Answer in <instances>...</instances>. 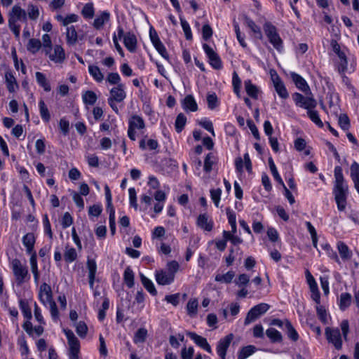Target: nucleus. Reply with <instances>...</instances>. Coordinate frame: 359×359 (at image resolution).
<instances>
[{
  "mask_svg": "<svg viewBox=\"0 0 359 359\" xmlns=\"http://www.w3.org/2000/svg\"><path fill=\"white\" fill-rule=\"evenodd\" d=\"M334 186L333 194L337 205L338 210L343 211L346 205V198L348 193V187L344 181L342 173V168L340 166H336L334 168Z\"/></svg>",
  "mask_w": 359,
  "mask_h": 359,
  "instance_id": "1",
  "label": "nucleus"
},
{
  "mask_svg": "<svg viewBox=\"0 0 359 359\" xmlns=\"http://www.w3.org/2000/svg\"><path fill=\"white\" fill-rule=\"evenodd\" d=\"M263 28L266 36L273 48L278 52H282L283 50V42L277 32L276 27L271 22H266L264 23Z\"/></svg>",
  "mask_w": 359,
  "mask_h": 359,
  "instance_id": "2",
  "label": "nucleus"
},
{
  "mask_svg": "<svg viewBox=\"0 0 359 359\" xmlns=\"http://www.w3.org/2000/svg\"><path fill=\"white\" fill-rule=\"evenodd\" d=\"M292 99L296 106L305 109L307 111L309 109H313L317 106V101L311 91L306 93V95L296 92L292 95Z\"/></svg>",
  "mask_w": 359,
  "mask_h": 359,
  "instance_id": "3",
  "label": "nucleus"
},
{
  "mask_svg": "<svg viewBox=\"0 0 359 359\" xmlns=\"http://www.w3.org/2000/svg\"><path fill=\"white\" fill-rule=\"evenodd\" d=\"M69 345V359H79L80 352V342L74 332L69 329L63 330Z\"/></svg>",
  "mask_w": 359,
  "mask_h": 359,
  "instance_id": "4",
  "label": "nucleus"
},
{
  "mask_svg": "<svg viewBox=\"0 0 359 359\" xmlns=\"http://www.w3.org/2000/svg\"><path fill=\"white\" fill-rule=\"evenodd\" d=\"M269 309V305L266 303H260L253 306L247 313L244 320L245 325L254 322L259 316L265 313Z\"/></svg>",
  "mask_w": 359,
  "mask_h": 359,
  "instance_id": "5",
  "label": "nucleus"
},
{
  "mask_svg": "<svg viewBox=\"0 0 359 359\" xmlns=\"http://www.w3.org/2000/svg\"><path fill=\"white\" fill-rule=\"evenodd\" d=\"M325 334L327 341L333 344L336 349H341L342 339L340 331L338 328L327 327L325 330Z\"/></svg>",
  "mask_w": 359,
  "mask_h": 359,
  "instance_id": "6",
  "label": "nucleus"
},
{
  "mask_svg": "<svg viewBox=\"0 0 359 359\" xmlns=\"http://www.w3.org/2000/svg\"><path fill=\"white\" fill-rule=\"evenodd\" d=\"M128 135L129 138L134 141L136 140L135 130H140L145 128L143 118L138 115H133L128 121Z\"/></svg>",
  "mask_w": 359,
  "mask_h": 359,
  "instance_id": "7",
  "label": "nucleus"
},
{
  "mask_svg": "<svg viewBox=\"0 0 359 359\" xmlns=\"http://www.w3.org/2000/svg\"><path fill=\"white\" fill-rule=\"evenodd\" d=\"M12 268L18 285H21L25 282V279L28 275L27 266L22 264L21 262L15 259L12 262Z\"/></svg>",
  "mask_w": 359,
  "mask_h": 359,
  "instance_id": "8",
  "label": "nucleus"
},
{
  "mask_svg": "<svg viewBox=\"0 0 359 359\" xmlns=\"http://www.w3.org/2000/svg\"><path fill=\"white\" fill-rule=\"evenodd\" d=\"M203 49L209 60V63L212 68L220 69L222 67V62L219 55L207 43L203 44Z\"/></svg>",
  "mask_w": 359,
  "mask_h": 359,
  "instance_id": "9",
  "label": "nucleus"
},
{
  "mask_svg": "<svg viewBox=\"0 0 359 359\" xmlns=\"http://www.w3.org/2000/svg\"><path fill=\"white\" fill-rule=\"evenodd\" d=\"M18 21H27V13L20 6L15 5L8 13V22H17Z\"/></svg>",
  "mask_w": 359,
  "mask_h": 359,
  "instance_id": "10",
  "label": "nucleus"
},
{
  "mask_svg": "<svg viewBox=\"0 0 359 359\" xmlns=\"http://www.w3.org/2000/svg\"><path fill=\"white\" fill-rule=\"evenodd\" d=\"M233 339V334H229L221 339L217 346V352L222 359H225L226 351Z\"/></svg>",
  "mask_w": 359,
  "mask_h": 359,
  "instance_id": "11",
  "label": "nucleus"
},
{
  "mask_svg": "<svg viewBox=\"0 0 359 359\" xmlns=\"http://www.w3.org/2000/svg\"><path fill=\"white\" fill-rule=\"evenodd\" d=\"M39 297L43 304L53 301L51 287L49 285L46 283L41 285Z\"/></svg>",
  "mask_w": 359,
  "mask_h": 359,
  "instance_id": "12",
  "label": "nucleus"
},
{
  "mask_svg": "<svg viewBox=\"0 0 359 359\" xmlns=\"http://www.w3.org/2000/svg\"><path fill=\"white\" fill-rule=\"evenodd\" d=\"M111 97L108 99V102L112 109L118 113V108L116 102H122L126 97L125 91H110Z\"/></svg>",
  "mask_w": 359,
  "mask_h": 359,
  "instance_id": "13",
  "label": "nucleus"
},
{
  "mask_svg": "<svg viewBox=\"0 0 359 359\" xmlns=\"http://www.w3.org/2000/svg\"><path fill=\"white\" fill-rule=\"evenodd\" d=\"M123 44L128 51L135 53L137 46L136 36L133 32H127L124 36Z\"/></svg>",
  "mask_w": 359,
  "mask_h": 359,
  "instance_id": "14",
  "label": "nucleus"
},
{
  "mask_svg": "<svg viewBox=\"0 0 359 359\" xmlns=\"http://www.w3.org/2000/svg\"><path fill=\"white\" fill-rule=\"evenodd\" d=\"M187 335L189 336L198 346L208 353L212 352L211 347L205 338L191 332H187Z\"/></svg>",
  "mask_w": 359,
  "mask_h": 359,
  "instance_id": "15",
  "label": "nucleus"
},
{
  "mask_svg": "<svg viewBox=\"0 0 359 359\" xmlns=\"http://www.w3.org/2000/svg\"><path fill=\"white\" fill-rule=\"evenodd\" d=\"M156 280L158 285H170L174 281L175 277L168 271H157L155 274Z\"/></svg>",
  "mask_w": 359,
  "mask_h": 359,
  "instance_id": "16",
  "label": "nucleus"
},
{
  "mask_svg": "<svg viewBox=\"0 0 359 359\" xmlns=\"http://www.w3.org/2000/svg\"><path fill=\"white\" fill-rule=\"evenodd\" d=\"M49 59L55 63H62L65 60L64 48L60 45H55L53 53H49Z\"/></svg>",
  "mask_w": 359,
  "mask_h": 359,
  "instance_id": "17",
  "label": "nucleus"
},
{
  "mask_svg": "<svg viewBox=\"0 0 359 359\" xmlns=\"http://www.w3.org/2000/svg\"><path fill=\"white\" fill-rule=\"evenodd\" d=\"M22 244L26 248V251L27 254H31L33 252H36L34 250V243L36 242V238L33 233H26L22 239Z\"/></svg>",
  "mask_w": 359,
  "mask_h": 359,
  "instance_id": "18",
  "label": "nucleus"
},
{
  "mask_svg": "<svg viewBox=\"0 0 359 359\" xmlns=\"http://www.w3.org/2000/svg\"><path fill=\"white\" fill-rule=\"evenodd\" d=\"M55 19L61 23L62 26L69 27L68 25L79 21V16L75 13H70L66 16H62L61 14H57Z\"/></svg>",
  "mask_w": 359,
  "mask_h": 359,
  "instance_id": "19",
  "label": "nucleus"
},
{
  "mask_svg": "<svg viewBox=\"0 0 359 359\" xmlns=\"http://www.w3.org/2000/svg\"><path fill=\"white\" fill-rule=\"evenodd\" d=\"M197 225L207 231H212L213 228V222L208 219L207 214H201L197 218Z\"/></svg>",
  "mask_w": 359,
  "mask_h": 359,
  "instance_id": "20",
  "label": "nucleus"
},
{
  "mask_svg": "<svg viewBox=\"0 0 359 359\" xmlns=\"http://www.w3.org/2000/svg\"><path fill=\"white\" fill-rule=\"evenodd\" d=\"M110 14L108 11H102L99 15H97L93 23L95 29H100L102 28L104 25L109 20Z\"/></svg>",
  "mask_w": 359,
  "mask_h": 359,
  "instance_id": "21",
  "label": "nucleus"
},
{
  "mask_svg": "<svg viewBox=\"0 0 359 359\" xmlns=\"http://www.w3.org/2000/svg\"><path fill=\"white\" fill-rule=\"evenodd\" d=\"M87 268L88 269L89 286L92 289L94 285L97 271V264L95 261L94 259H88L87 261Z\"/></svg>",
  "mask_w": 359,
  "mask_h": 359,
  "instance_id": "22",
  "label": "nucleus"
},
{
  "mask_svg": "<svg viewBox=\"0 0 359 359\" xmlns=\"http://www.w3.org/2000/svg\"><path fill=\"white\" fill-rule=\"evenodd\" d=\"M290 78L299 90H309V86L306 80L295 72L290 73Z\"/></svg>",
  "mask_w": 359,
  "mask_h": 359,
  "instance_id": "23",
  "label": "nucleus"
},
{
  "mask_svg": "<svg viewBox=\"0 0 359 359\" xmlns=\"http://www.w3.org/2000/svg\"><path fill=\"white\" fill-rule=\"evenodd\" d=\"M245 23L250 28L255 38L259 40L263 39V34L260 27L257 25L252 20H251L250 18L245 17Z\"/></svg>",
  "mask_w": 359,
  "mask_h": 359,
  "instance_id": "24",
  "label": "nucleus"
},
{
  "mask_svg": "<svg viewBox=\"0 0 359 359\" xmlns=\"http://www.w3.org/2000/svg\"><path fill=\"white\" fill-rule=\"evenodd\" d=\"M66 41L67 43L69 46H74L78 41V34L75 27L71 25L66 28Z\"/></svg>",
  "mask_w": 359,
  "mask_h": 359,
  "instance_id": "25",
  "label": "nucleus"
},
{
  "mask_svg": "<svg viewBox=\"0 0 359 359\" xmlns=\"http://www.w3.org/2000/svg\"><path fill=\"white\" fill-rule=\"evenodd\" d=\"M182 107L185 111H196L198 110L197 103L191 95L184 97L182 102Z\"/></svg>",
  "mask_w": 359,
  "mask_h": 359,
  "instance_id": "26",
  "label": "nucleus"
},
{
  "mask_svg": "<svg viewBox=\"0 0 359 359\" xmlns=\"http://www.w3.org/2000/svg\"><path fill=\"white\" fill-rule=\"evenodd\" d=\"M351 177L354 182V187L359 194V164L356 162L351 165Z\"/></svg>",
  "mask_w": 359,
  "mask_h": 359,
  "instance_id": "27",
  "label": "nucleus"
},
{
  "mask_svg": "<svg viewBox=\"0 0 359 359\" xmlns=\"http://www.w3.org/2000/svg\"><path fill=\"white\" fill-rule=\"evenodd\" d=\"M88 72L97 82H102L104 80V74L102 73L98 66L90 65L88 66Z\"/></svg>",
  "mask_w": 359,
  "mask_h": 359,
  "instance_id": "28",
  "label": "nucleus"
},
{
  "mask_svg": "<svg viewBox=\"0 0 359 359\" xmlns=\"http://www.w3.org/2000/svg\"><path fill=\"white\" fill-rule=\"evenodd\" d=\"M140 280L144 288L152 295L156 296L157 291L152 281L147 278L143 273L140 274Z\"/></svg>",
  "mask_w": 359,
  "mask_h": 359,
  "instance_id": "29",
  "label": "nucleus"
},
{
  "mask_svg": "<svg viewBox=\"0 0 359 359\" xmlns=\"http://www.w3.org/2000/svg\"><path fill=\"white\" fill-rule=\"evenodd\" d=\"M337 248L340 257L344 260H348L351 258L352 252L350 251L348 247L344 242L339 241L337 243Z\"/></svg>",
  "mask_w": 359,
  "mask_h": 359,
  "instance_id": "30",
  "label": "nucleus"
},
{
  "mask_svg": "<svg viewBox=\"0 0 359 359\" xmlns=\"http://www.w3.org/2000/svg\"><path fill=\"white\" fill-rule=\"evenodd\" d=\"M81 15L85 19H92L95 15L93 4L91 2L86 4L81 10Z\"/></svg>",
  "mask_w": 359,
  "mask_h": 359,
  "instance_id": "31",
  "label": "nucleus"
},
{
  "mask_svg": "<svg viewBox=\"0 0 359 359\" xmlns=\"http://www.w3.org/2000/svg\"><path fill=\"white\" fill-rule=\"evenodd\" d=\"M352 297L348 292L341 293L339 299V308L341 311L346 310L351 304Z\"/></svg>",
  "mask_w": 359,
  "mask_h": 359,
  "instance_id": "32",
  "label": "nucleus"
},
{
  "mask_svg": "<svg viewBox=\"0 0 359 359\" xmlns=\"http://www.w3.org/2000/svg\"><path fill=\"white\" fill-rule=\"evenodd\" d=\"M285 328L287 332V335L290 339H292L294 341L298 340L299 334L296 331L292 323L287 320L285 321Z\"/></svg>",
  "mask_w": 359,
  "mask_h": 359,
  "instance_id": "33",
  "label": "nucleus"
},
{
  "mask_svg": "<svg viewBox=\"0 0 359 359\" xmlns=\"http://www.w3.org/2000/svg\"><path fill=\"white\" fill-rule=\"evenodd\" d=\"M266 336L272 342H280L283 340L281 333L275 328H269L266 331Z\"/></svg>",
  "mask_w": 359,
  "mask_h": 359,
  "instance_id": "34",
  "label": "nucleus"
},
{
  "mask_svg": "<svg viewBox=\"0 0 359 359\" xmlns=\"http://www.w3.org/2000/svg\"><path fill=\"white\" fill-rule=\"evenodd\" d=\"M256 351L255 346L252 345H248L244 346L239 351L238 355V359H246L248 357L252 355Z\"/></svg>",
  "mask_w": 359,
  "mask_h": 359,
  "instance_id": "35",
  "label": "nucleus"
},
{
  "mask_svg": "<svg viewBox=\"0 0 359 359\" xmlns=\"http://www.w3.org/2000/svg\"><path fill=\"white\" fill-rule=\"evenodd\" d=\"M338 71L341 74H344L345 72H353L355 71V66L353 64H351L350 67H348V60L347 57L339 61L338 63Z\"/></svg>",
  "mask_w": 359,
  "mask_h": 359,
  "instance_id": "36",
  "label": "nucleus"
},
{
  "mask_svg": "<svg viewBox=\"0 0 359 359\" xmlns=\"http://www.w3.org/2000/svg\"><path fill=\"white\" fill-rule=\"evenodd\" d=\"M235 276V273L233 271H229L225 274H217L215 280L217 282L224 283H230Z\"/></svg>",
  "mask_w": 359,
  "mask_h": 359,
  "instance_id": "37",
  "label": "nucleus"
},
{
  "mask_svg": "<svg viewBox=\"0 0 359 359\" xmlns=\"http://www.w3.org/2000/svg\"><path fill=\"white\" fill-rule=\"evenodd\" d=\"M123 279L126 285L131 288L134 286V273L130 267H127L123 273Z\"/></svg>",
  "mask_w": 359,
  "mask_h": 359,
  "instance_id": "38",
  "label": "nucleus"
},
{
  "mask_svg": "<svg viewBox=\"0 0 359 359\" xmlns=\"http://www.w3.org/2000/svg\"><path fill=\"white\" fill-rule=\"evenodd\" d=\"M206 100L208 107L211 110L216 109L219 104V98L215 93L208 94Z\"/></svg>",
  "mask_w": 359,
  "mask_h": 359,
  "instance_id": "39",
  "label": "nucleus"
},
{
  "mask_svg": "<svg viewBox=\"0 0 359 359\" xmlns=\"http://www.w3.org/2000/svg\"><path fill=\"white\" fill-rule=\"evenodd\" d=\"M39 9L37 6L29 4L27 6V18L32 20H36L39 16Z\"/></svg>",
  "mask_w": 359,
  "mask_h": 359,
  "instance_id": "40",
  "label": "nucleus"
},
{
  "mask_svg": "<svg viewBox=\"0 0 359 359\" xmlns=\"http://www.w3.org/2000/svg\"><path fill=\"white\" fill-rule=\"evenodd\" d=\"M268 161H269V168H270V170H271L273 177L280 184H281L282 186H284V182L277 170V168H276V165L273 161V158L271 157L269 158Z\"/></svg>",
  "mask_w": 359,
  "mask_h": 359,
  "instance_id": "41",
  "label": "nucleus"
},
{
  "mask_svg": "<svg viewBox=\"0 0 359 359\" xmlns=\"http://www.w3.org/2000/svg\"><path fill=\"white\" fill-rule=\"evenodd\" d=\"M82 98L86 104L93 105L97 97L94 91H85L82 95Z\"/></svg>",
  "mask_w": 359,
  "mask_h": 359,
  "instance_id": "42",
  "label": "nucleus"
},
{
  "mask_svg": "<svg viewBox=\"0 0 359 359\" xmlns=\"http://www.w3.org/2000/svg\"><path fill=\"white\" fill-rule=\"evenodd\" d=\"M187 123V118L184 116V114L180 113L177 115L175 123V130L177 133H180L184 128Z\"/></svg>",
  "mask_w": 359,
  "mask_h": 359,
  "instance_id": "43",
  "label": "nucleus"
},
{
  "mask_svg": "<svg viewBox=\"0 0 359 359\" xmlns=\"http://www.w3.org/2000/svg\"><path fill=\"white\" fill-rule=\"evenodd\" d=\"M19 306L25 318L30 320L32 318V314L28 303L23 299H20L19 301Z\"/></svg>",
  "mask_w": 359,
  "mask_h": 359,
  "instance_id": "44",
  "label": "nucleus"
},
{
  "mask_svg": "<svg viewBox=\"0 0 359 359\" xmlns=\"http://www.w3.org/2000/svg\"><path fill=\"white\" fill-rule=\"evenodd\" d=\"M306 226L308 229V231L311 234V237L312 239V244L315 248H317L318 246V235L317 232L316 231V229L312 225V224L310 222H305Z\"/></svg>",
  "mask_w": 359,
  "mask_h": 359,
  "instance_id": "45",
  "label": "nucleus"
},
{
  "mask_svg": "<svg viewBox=\"0 0 359 359\" xmlns=\"http://www.w3.org/2000/svg\"><path fill=\"white\" fill-rule=\"evenodd\" d=\"M39 111L41 118L46 121L48 122L50 118V115L49 111L43 102V100H41L39 103Z\"/></svg>",
  "mask_w": 359,
  "mask_h": 359,
  "instance_id": "46",
  "label": "nucleus"
},
{
  "mask_svg": "<svg viewBox=\"0 0 359 359\" xmlns=\"http://www.w3.org/2000/svg\"><path fill=\"white\" fill-rule=\"evenodd\" d=\"M307 115L309 117V118L316 123L318 127L322 128L323 126V123L320 118L318 112L316 110L313 109H309L307 111Z\"/></svg>",
  "mask_w": 359,
  "mask_h": 359,
  "instance_id": "47",
  "label": "nucleus"
},
{
  "mask_svg": "<svg viewBox=\"0 0 359 359\" xmlns=\"http://www.w3.org/2000/svg\"><path fill=\"white\" fill-rule=\"evenodd\" d=\"M147 337V330L145 328H140L137 330L134 336V342L135 344L144 342Z\"/></svg>",
  "mask_w": 359,
  "mask_h": 359,
  "instance_id": "48",
  "label": "nucleus"
},
{
  "mask_svg": "<svg viewBox=\"0 0 359 359\" xmlns=\"http://www.w3.org/2000/svg\"><path fill=\"white\" fill-rule=\"evenodd\" d=\"M198 301L196 299H191L189 300L187 304V313L190 316H194L197 313Z\"/></svg>",
  "mask_w": 359,
  "mask_h": 359,
  "instance_id": "49",
  "label": "nucleus"
},
{
  "mask_svg": "<svg viewBox=\"0 0 359 359\" xmlns=\"http://www.w3.org/2000/svg\"><path fill=\"white\" fill-rule=\"evenodd\" d=\"M41 47V43L39 39H29L27 44V50L32 53H35L39 50Z\"/></svg>",
  "mask_w": 359,
  "mask_h": 359,
  "instance_id": "50",
  "label": "nucleus"
},
{
  "mask_svg": "<svg viewBox=\"0 0 359 359\" xmlns=\"http://www.w3.org/2000/svg\"><path fill=\"white\" fill-rule=\"evenodd\" d=\"M36 79L39 86L43 90H50V86L47 81L46 76L39 72H36Z\"/></svg>",
  "mask_w": 359,
  "mask_h": 359,
  "instance_id": "51",
  "label": "nucleus"
},
{
  "mask_svg": "<svg viewBox=\"0 0 359 359\" xmlns=\"http://www.w3.org/2000/svg\"><path fill=\"white\" fill-rule=\"evenodd\" d=\"M77 255L76 250L73 248H66V250L64 254L65 260L68 262L71 263L74 262L76 259Z\"/></svg>",
  "mask_w": 359,
  "mask_h": 359,
  "instance_id": "52",
  "label": "nucleus"
},
{
  "mask_svg": "<svg viewBox=\"0 0 359 359\" xmlns=\"http://www.w3.org/2000/svg\"><path fill=\"white\" fill-rule=\"evenodd\" d=\"M271 76L276 90H285L280 78L275 71L271 72Z\"/></svg>",
  "mask_w": 359,
  "mask_h": 359,
  "instance_id": "53",
  "label": "nucleus"
},
{
  "mask_svg": "<svg viewBox=\"0 0 359 359\" xmlns=\"http://www.w3.org/2000/svg\"><path fill=\"white\" fill-rule=\"evenodd\" d=\"M76 331L80 337L84 338L87 334L88 327L83 321H79L76 325Z\"/></svg>",
  "mask_w": 359,
  "mask_h": 359,
  "instance_id": "54",
  "label": "nucleus"
},
{
  "mask_svg": "<svg viewBox=\"0 0 359 359\" xmlns=\"http://www.w3.org/2000/svg\"><path fill=\"white\" fill-rule=\"evenodd\" d=\"M339 124L344 130H347L350 128V121L346 114H340L339 117Z\"/></svg>",
  "mask_w": 359,
  "mask_h": 359,
  "instance_id": "55",
  "label": "nucleus"
},
{
  "mask_svg": "<svg viewBox=\"0 0 359 359\" xmlns=\"http://www.w3.org/2000/svg\"><path fill=\"white\" fill-rule=\"evenodd\" d=\"M316 312H317V315H318L319 319L321 320V322L324 324H327V311H326L325 309L323 306L318 305L316 306Z\"/></svg>",
  "mask_w": 359,
  "mask_h": 359,
  "instance_id": "56",
  "label": "nucleus"
},
{
  "mask_svg": "<svg viewBox=\"0 0 359 359\" xmlns=\"http://www.w3.org/2000/svg\"><path fill=\"white\" fill-rule=\"evenodd\" d=\"M250 282V277L245 273L238 276V278L234 280V283L238 287L246 286Z\"/></svg>",
  "mask_w": 359,
  "mask_h": 359,
  "instance_id": "57",
  "label": "nucleus"
},
{
  "mask_svg": "<svg viewBox=\"0 0 359 359\" xmlns=\"http://www.w3.org/2000/svg\"><path fill=\"white\" fill-rule=\"evenodd\" d=\"M102 211V205L99 204H95L89 207L88 215L89 216L99 217L101 215Z\"/></svg>",
  "mask_w": 359,
  "mask_h": 359,
  "instance_id": "58",
  "label": "nucleus"
},
{
  "mask_svg": "<svg viewBox=\"0 0 359 359\" xmlns=\"http://www.w3.org/2000/svg\"><path fill=\"white\" fill-rule=\"evenodd\" d=\"M181 26L184 32L185 37L187 40L192 39V33L189 24L185 20H181Z\"/></svg>",
  "mask_w": 359,
  "mask_h": 359,
  "instance_id": "59",
  "label": "nucleus"
},
{
  "mask_svg": "<svg viewBox=\"0 0 359 359\" xmlns=\"http://www.w3.org/2000/svg\"><path fill=\"white\" fill-rule=\"evenodd\" d=\"M12 56H13V62H14L15 68L18 70H19L20 69L22 72L24 74H26V67L22 60H20V61L18 60L17 54L15 50H14V52H13Z\"/></svg>",
  "mask_w": 359,
  "mask_h": 359,
  "instance_id": "60",
  "label": "nucleus"
},
{
  "mask_svg": "<svg viewBox=\"0 0 359 359\" xmlns=\"http://www.w3.org/2000/svg\"><path fill=\"white\" fill-rule=\"evenodd\" d=\"M222 190L220 189H211L210 196L215 205L218 207L220 201Z\"/></svg>",
  "mask_w": 359,
  "mask_h": 359,
  "instance_id": "61",
  "label": "nucleus"
},
{
  "mask_svg": "<svg viewBox=\"0 0 359 359\" xmlns=\"http://www.w3.org/2000/svg\"><path fill=\"white\" fill-rule=\"evenodd\" d=\"M213 155L210 153L208 154L204 161V170L206 172H210L212 170V166L213 165L212 161Z\"/></svg>",
  "mask_w": 359,
  "mask_h": 359,
  "instance_id": "62",
  "label": "nucleus"
},
{
  "mask_svg": "<svg viewBox=\"0 0 359 359\" xmlns=\"http://www.w3.org/2000/svg\"><path fill=\"white\" fill-rule=\"evenodd\" d=\"M202 36L203 39L205 41L210 39V37L212 36V29L208 24L204 25L203 26Z\"/></svg>",
  "mask_w": 359,
  "mask_h": 359,
  "instance_id": "63",
  "label": "nucleus"
},
{
  "mask_svg": "<svg viewBox=\"0 0 359 359\" xmlns=\"http://www.w3.org/2000/svg\"><path fill=\"white\" fill-rule=\"evenodd\" d=\"M194 353V351L192 347H189L188 349L184 347L181 351V357L182 359H192Z\"/></svg>",
  "mask_w": 359,
  "mask_h": 359,
  "instance_id": "64",
  "label": "nucleus"
}]
</instances>
